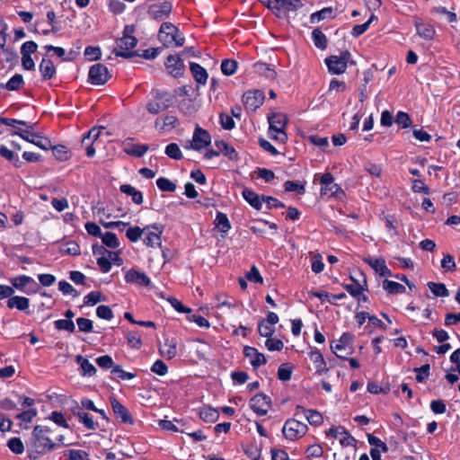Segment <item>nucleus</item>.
<instances>
[{"instance_id": "nucleus-1", "label": "nucleus", "mask_w": 460, "mask_h": 460, "mask_svg": "<svg viewBox=\"0 0 460 460\" xmlns=\"http://www.w3.org/2000/svg\"><path fill=\"white\" fill-rule=\"evenodd\" d=\"M51 435L52 430L47 426L37 425L34 427L28 443L31 456L34 454L36 455L34 457H37L38 455H43L64 444V436H58L56 439L58 442H56Z\"/></svg>"}, {"instance_id": "nucleus-2", "label": "nucleus", "mask_w": 460, "mask_h": 460, "mask_svg": "<svg viewBox=\"0 0 460 460\" xmlns=\"http://www.w3.org/2000/svg\"><path fill=\"white\" fill-rule=\"evenodd\" d=\"M158 40L166 48L181 47L184 44L185 38L179 29L171 22H164L158 31Z\"/></svg>"}, {"instance_id": "nucleus-3", "label": "nucleus", "mask_w": 460, "mask_h": 460, "mask_svg": "<svg viewBox=\"0 0 460 460\" xmlns=\"http://www.w3.org/2000/svg\"><path fill=\"white\" fill-rule=\"evenodd\" d=\"M134 32L133 26H126L123 31V36L117 41L118 49L113 50L117 57L129 58L137 55L136 51H132L137 44V40L131 35Z\"/></svg>"}, {"instance_id": "nucleus-4", "label": "nucleus", "mask_w": 460, "mask_h": 460, "mask_svg": "<svg viewBox=\"0 0 460 460\" xmlns=\"http://www.w3.org/2000/svg\"><path fill=\"white\" fill-rule=\"evenodd\" d=\"M270 124L269 134L278 142L285 143L288 139V135L285 128L288 124V117L282 112H275L268 116Z\"/></svg>"}, {"instance_id": "nucleus-5", "label": "nucleus", "mask_w": 460, "mask_h": 460, "mask_svg": "<svg viewBox=\"0 0 460 460\" xmlns=\"http://www.w3.org/2000/svg\"><path fill=\"white\" fill-rule=\"evenodd\" d=\"M173 99L174 96L172 93L166 91L155 90L153 92V99L146 103V110L153 115L158 114L171 107Z\"/></svg>"}, {"instance_id": "nucleus-6", "label": "nucleus", "mask_w": 460, "mask_h": 460, "mask_svg": "<svg viewBox=\"0 0 460 460\" xmlns=\"http://www.w3.org/2000/svg\"><path fill=\"white\" fill-rule=\"evenodd\" d=\"M353 338L349 332L343 333L338 341L331 343V349L338 358L346 359L354 351Z\"/></svg>"}, {"instance_id": "nucleus-7", "label": "nucleus", "mask_w": 460, "mask_h": 460, "mask_svg": "<svg viewBox=\"0 0 460 460\" xmlns=\"http://www.w3.org/2000/svg\"><path fill=\"white\" fill-rule=\"evenodd\" d=\"M105 129L104 127H93L84 136L81 146L88 157L94 155L96 147L100 145L99 137Z\"/></svg>"}, {"instance_id": "nucleus-8", "label": "nucleus", "mask_w": 460, "mask_h": 460, "mask_svg": "<svg viewBox=\"0 0 460 460\" xmlns=\"http://www.w3.org/2000/svg\"><path fill=\"white\" fill-rule=\"evenodd\" d=\"M349 58L350 53L343 51L339 56L333 55L326 58L324 62L331 74L341 75L346 71Z\"/></svg>"}, {"instance_id": "nucleus-9", "label": "nucleus", "mask_w": 460, "mask_h": 460, "mask_svg": "<svg viewBox=\"0 0 460 460\" xmlns=\"http://www.w3.org/2000/svg\"><path fill=\"white\" fill-rule=\"evenodd\" d=\"M267 6L278 16H281L282 13L298 10L303 4L301 0H270Z\"/></svg>"}, {"instance_id": "nucleus-10", "label": "nucleus", "mask_w": 460, "mask_h": 460, "mask_svg": "<svg viewBox=\"0 0 460 460\" xmlns=\"http://www.w3.org/2000/svg\"><path fill=\"white\" fill-rule=\"evenodd\" d=\"M307 431L306 424L295 419L288 420L282 429L283 435L289 440H296L303 437Z\"/></svg>"}, {"instance_id": "nucleus-11", "label": "nucleus", "mask_w": 460, "mask_h": 460, "mask_svg": "<svg viewBox=\"0 0 460 460\" xmlns=\"http://www.w3.org/2000/svg\"><path fill=\"white\" fill-rule=\"evenodd\" d=\"M322 185L321 194L328 198L335 197L341 199L343 196L341 188L334 182L332 174H322L319 178Z\"/></svg>"}, {"instance_id": "nucleus-12", "label": "nucleus", "mask_w": 460, "mask_h": 460, "mask_svg": "<svg viewBox=\"0 0 460 460\" xmlns=\"http://www.w3.org/2000/svg\"><path fill=\"white\" fill-rule=\"evenodd\" d=\"M111 77L108 68L102 64H95L90 67L89 82L95 85L104 84Z\"/></svg>"}, {"instance_id": "nucleus-13", "label": "nucleus", "mask_w": 460, "mask_h": 460, "mask_svg": "<svg viewBox=\"0 0 460 460\" xmlns=\"http://www.w3.org/2000/svg\"><path fill=\"white\" fill-rule=\"evenodd\" d=\"M210 143L211 137L208 131L198 126L194 129L192 139L190 143V147L194 150L199 151L208 146Z\"/></svg>"}, {"instance_id": "nucleus-14", "label": "nucleus", "mask_w": 460, "mask_h": 460, "mask_svg": "<svg viewBox=\"0 0 460 460\" xmlns=\"http://www.w3.org/2000/svg\"><path fill=\"white\" fill-rule=\"evenodd\" d=\"M162 233L163 227L159 225L146 226L143 241L147 246L152 248L159 247L161 245Z\"/></svg>"}, {"instance_id": "nucleus-15", "label": "nucleus", "mask_w": 460, "mask_h": 460, "mask_svg": "<svg viewBox=\"0 0 460 460\" xmlns=\"http://www.w3.org/2000/svg\"><path fill=\"white\" fill-rule=\"evenodd\" d=\"M13 134L20 136L25 141L34 144L43 150H49L51 147V142L49 138L43 137L36 133L19 129Z\"/></svg>"}, {"instance_id": "nucleus-16", "label": "nucleus", "mask_w": 460, "mask_h": 460, "mask_svg": "<svg viewBox=\"0 0 460 460\" xmlns=\"http://www.w3.org/2000/svg\"><path fill=\"white\" fill-rule=\"evenodd\" d=\"M264 93L260 90L247 91L243 95V102L247 110L256 111L263 104Z\"/></svg>"}, {"instance_id": "nucleus-17", "label": "nucleus", "mask_w": 460, "mask_h": 460, "mask_svg": "<svg viewBox=\"0 0 460 460\" xmlns=\"http://www.w3.org/2000/svg\"><path fill=\"white\" fill-rule=\"evenodd\" d=\"M172 9V6L170 2L154 4L148 7L147 14L154 20H163L170 15Z\"/></svg>"}, {"instance_id": "nucleus-18", "label": "nucleus", "mask_w": 460, "mask_h": 460, "mask_svg": "<svg viewBox=\"0 0 460 460\" xmlns=\"http://www.w3.org/2000/svg\"><path fill=\"white\" fill-rule=\"evenodd\" d=\"M250 407L258 415H266L270 407V399L265 394H258L250 401Z\"/></svg>"}, {"instance_id": "nucleus-19", "label": "nucleus", "mask_w": 460, "mask_h": 460, "mask_svg": "<svg viewBox=\"0 0 460 460\" xmlns=\"http://www.w3.org/2000/svg\"><path fill=\"white\" fill-rule=\"evenodd\" d=\"M111 405L114 414L117 418L120 419L121 422L127 424L134 423L133 418L128 409L122 405L115 397H111Z\"/></svg>"}, {"instance_id": "nucleus-20", "label": "nucleus", "mask_w": 460, "mask_h": 460, "mask_svg": "<svg viewBox=\"0 0 460 460\" xmlns=\"http://www.w3.org/2000/svg\"><path fill=\"white\" fill-rule=\"evenodd\" d=\"M364 261L367 263L377 274L382 277L392 276L391 270L387 268L385 261L383 258H374L371 256L364 258Z\"/></svg>"}, {"instance_id": "nucleus-21", "label": "nucleus", "mask_w": 460, "mask_h": 460, "mask_svg": "<svg viewBox=\"0 0 460 460\" xmlns=\"http://www.w3.org/2000/svg\"><path fill=\"white\" fill-rule=\"evenodd\" d=\"M168 72L173 76H180L183 74L184 65L180 57L170 55L164 63Z\"/></svg>"}, {"instance_id": "nucleus-22", "label": "nucleus", "mask_w": 460, "mask_h": 460, "mask_svg": "<svg viewBox=\"0 0 460 460\" xmlns=\"http://www.w3.org/2000/svg\"><path fill=\"white\" fill-rule=\"evenodd\" d=\"M125 280L127 283L145 287L148 286L151 282L150 279L144 272H140L133 269L126 271Z\"/></svg>"}, {"instance_id": "nucleus-23", "label": "nucleus", "mask_w": 460, "mask_h": 460, "mask_svg": "<svg viewBox=\"0 0 460 460\" xmlns=\"http://www.w3.org/2000/svg\"><path fill=\"white\" fill-rule=\"evenodd\" d=\"M414 25L417 31V34L420 38L426 40H431L434 38L436 31L431 24L424 22L422 20L416 18Z\"/></svg>"}, {"instance_id": "nucleus-24", "label": "nucleus", "mask_w": 460, "mask_h": 460, "mask_svg": "<svg viewBox=\"0 0 460 460\" xmlns=\"http://www.w3.org/2000/svg\"><path fill=\"white\" fill-rule=\"evenodd\" d=\"M178 119L174 115H166L163 119H156L155 121V127L156 129L167 132L175 128L178 126Z\"/></svg>"}, {"instance_id": "nucleus-25", "label": "nucleus", "mask_w": 460, "mask_h": 460, "mask_svg": "<svg viewBox=\"0 0 460 460\" xmlns=\"http://www.w3.org/2000/svg\"><path fill=\"white\" fill-rule=\"evenodd\" d=\"M243 353L254 367H258L266 363L265 356L252 347H244Z\"/></svg>"}, {"instance_id": "nucleus-26", "label": "nucleus", "mask_w": 460, "mask_h": 460, "mask_svg": "<svg viewBox=\"0 0 460 460\" xmlns=\"http://www.w3.org/2000/svg\"><path fill=\"white\" fill-rule=\"evenodd\" d=\"M302 414L311 425H320L323 421L322 414L314 410H306L301 406L296 407V415Z\"/></svg>"}, {"instance_id": "nucleus-27", "label": "nucleus", "mask_w": 460, "mask_h": 460, "mask_svg": "<svg viewBox=\"0 0 460 460\" xmlns=\"http://www.w3.org/2000/svg\"><path fill=\"white\" fill-rule=\"evenodd\" d=\"M309 358L314 363L317 374L322 375L328 372L329 369L326 367L323 356L318 349H312L309 353Z\"/></svg>"}, {"instance_id": "nucleus-28", "label": "nucleus", "mask_w": 460, "mask_h": 460, "mask_svg": "<svg viewBox=\"0 0 460 460\" xmlns=\"http://www.w3.org/2000/svg\"><path fill=\"white\" fill-rule=\"evenodd\" d=\"M11 284L13 285V287H14L15 288L21 290V291H23L27 294H31V293H34L35 291L34 290H26L25 288L30 285V284H36L35 283V280L29 277V276H25V275H21V276H18V277H15V278H13L11 279Z\"/></svg>"}, {"instance_id": "nucleus-29", "label": "nucleus", "mask_w": 460, "mask_h": 460, "mask_svg": "<svg viewBox=\"0 0 460 460\" xmlns=\"http://www.w3.org/2000/svg\"><path fill=\"white\" fill-rule=\"evenodd\" d=\"M159 351L167 359L174 358L177 354L176 342L173 340L166 339L164 343L160 344Z\"/></svg>"}, {"instance_id": "nucleus-30", "label": "nucleus", "mask_w": 460, "mask_h": 460, "mask_svg": "<svg viewBox=\"0 0 460 460\" xmlns=\"http://www.w3.org/2000/svg\"><path fill=\"white\" fill-rule=\"evenodd\" d=\"M190 72L197 83L205 84L208 80V73L200 65L191 62L190 63Z\"/></svg>"}, {"instance_id": "nucleus-31", "label": "nucleus", "mask_w": 460, "mask_h": 460, "mask_svg": "<svg viewBox=\"0 0 460 460\" xmlns=\"http://www.w3.org/2000/svg\"><path fill=\"white\" fill-rule=\"evenodd\" d=\"M75 361L80 365L81 374L83 376H92L95 375L97 370L88 359L84 358L81 355H77L75 357Z\"/></svg>"}, {"instance_id": "nucleus-32", "label": "nucleus", "mask_w": 460, "mask_h": 460, "mask_svg": "<svg viewBox=\"0 0 460 460\" xmlns=\"http://www.w3.org/2000/svg\"><path fill=\"white\" fill-rule=\"evenodd\" d=\"M243 199L254 208L261 209L262 205L261 198L259 197L254 191L249 189H243Z\"/></svg>"}, {"instance_id": "nucleus-33", "label": "nucleus", "mask_w": 460, "mask_h": 460, "mask_svg": "<svg viewBox=\"0 0 460 460\" xmlns=\"http://www.w3.org/2000/svg\"><path fill=\"white\" fill-rule=\"evenodd\" d=\"M30 301L25 296H10L7 301V306L9 308H16L18 310L23 311L29 307Z\"/></svg>"}, {"instance_id": "nucleus-34", "label": "nucleus", "mask_w": 460, "mask_h": 460, "mask_svg": "<svg viewBox=\"0 0 460 460\" xmlns=\"http://www.w3.org/2000/svg\"><path fill=\"white\" fill-rule=\"evenodd\" d=\"M120 190L122 193L130 196L132 199V201L137 205H140L143 203V195L140 191L137 190L136 188H134L131 185L128 184H122L120 186Z\"/></svg>"}, {"instance_id": "nucleus-35", "label": "nucleus", "mask_w": 460, "mask_h": 460, "mask_svg": "<svg viewBox=\"0 0 460 460\" xmlns=\"http://www.w3.org/2000/svg\"><path fill=\"white\" fill-rule=\"evenodd\" d=\"M40 71L44 79H50L56 73V67L50 59L43 58L40 64Z\"/></svg>"}, {"instance_id": "nucleus-36", "label": "nucleus", "mask_w": 460, "mask_h": 460, "mask_svg": "<svg viewBox=\"0 0 460 460\" xmlns=\"http://www.w3.org/2000/svg\"><path fill=\"white\" fill-rule=\"evenodd\" d=\"M199 417L206 422H215L218 417V411L209 406H204L199 410Z\"/></svg>"}, {"instance_id": "nucleus-37", "label": "nucleus", "mask_w": 460, "mask_h": 460, "mask_svg": "<svg viewBox=\"0 0 460 460\" xmlns=\"http://www.w3.org/2000/svg\"><path fill=\"white\" fill-rule=\"evenodd\" d=\"M148 149L146 145H139V144H126L124 146V151L130 155L140 157L142 156Z\"/></svg>"}, {"instance_id": "nucleus-38", "label": "nucleus", "mask_w": 460, "mask_h": 460, "mask_svg": "<svg viewBox=\"0 0 460 460\" xmlns=\"http://www.w3.org/2000/svg\"><path fill=\"white\" fill-rule=\"evenodd\" d=\"M23 84L24 81L22 75L16 74L10 78L5 84H0V87H5L8 91H17L23 85Z\"/></svg>"}, {"instance_id": "nucleus-39", "label": "nucleus", "mask_w": 460, "mask_h": 460, "mask_svg": "<svg viewBox=\"0 0 460 460\" xmlns=\"http://www.w3.org/2000/svg\"><path fill=\"white\" fill-rule=\"evenodd\" d=\"M312 39L316 48L323 50L327 48V38L320 29L316 28L313 31Z\"/></svg>"}, {"instance_id": "nucleus-40", "label": "nucleus", "mask_w": 460, "mask_h": 460, "mask_svg": "<svg viewBox=\"0 0 460 460\" xmlns=\"http://www.w3.org/2000/svg\"><path fill=\"white\" fill-rule=\"evenodd\" d=\"M383 288L390 294H399L405 292V288L402 284L388 279L384 280Z\"/></svg>"}, {"instance_id": "nucleus-41", "label": "nucleus", "mask_w": 460, "mask_h": 460, "mask_svg": "<svg viewBox=\"0 0 460 460\" xmlns=\"http://www.w3.org/2000/svg\"><path fill=\"white\" fill-rule=\"evenodd\" d=\"M217 307L219 310L218 314L230 316V314L236 309L234 304L228 302L227 300L221 301L217 299Z\"/></svg>"}, {"instance_id": "nucleus-42", "label": "nucleus", "mask_w": 460, "mask_h": 460, "mask_svg": "<svg viewBox=\"0 0 460 460\" xmlns=\"http://www.w3.org/2000/svg\"><path fill=\"white\" fill-rule=\"evenodd\" d=\"M215 221L217 227L222 233H226L231 228L229 220L224 213L218 212Z\"/></svg>"}, {"instance_id": "nucleus-43", "label": "nucleus", "mask_w": 460, "mask_h": 460, "mask_svg": "<svg viewBox=\"0 0 460 460\" xmlns=\"http://www.w3.org/2000/svg\"><path fill=\"white\" fill-rule=\"evenodd\" d=\"M346 290L354 297L359 296L367 288V280L364 278L362 284L357 283L356 285H346Z\"/></svg>"}, {"instance_id": "nucleus-44", "label": "nucleus", "mask_w": 460, "mask_h": 460, "mask_svg": "<svg viewBox=\"0 0 460 460\" xmlns=\"http://www.w3.org/2000/svg\"><path fill=\"white\" fill-rule=\"evenodd\" d=\"M428 287L436 296H447L449 295L446 286L442 283L429 282Z\"/></svg>"}, {"instance_id": "nucleus-45", "label": "nucleus", "mask_w": 460, "mask_h": 460, "mask_svg": "<svg viewBox=\"0 0 460 460\" xmlns=\"http://www.w3.org/2000/svg\"><path fill=\"white\" fill-rule=\"evenodd\" d=\"M7 447L14 454H22L24 446L20 438H12L7 441Z\"/></svg>"}, {"instance_id": "nucleus-46", "label": "nucleus", "mask_w": 460, "mask_h": 460, "mask_svg": "<svg viewBox=\"0 0 460 460\" xmlns=\"http://www.w3.org/2000/svg\"><path fill=\"white\" fill-rule=\"evenodd\" d=\"M237 68V62L233 59H225L221 64V71L226 75H232Z\"/></svg>"}, {"instance_id": "nucleus-47", "label": "nucleus", "mask_w": 460, "mask_h": 460, "mask_svg": "<svg viewBox=\"0 0 460 460\" xmlns=\"http://www.w3.org/2000/svg\"><path fill=\"white\" fill-rule=\"evenodd\" d=\"M101 238L102 243L110 248H117L119 244L116 234L113 233L106 232L102 234Z\"/></svg>"}, {"instance_id": "nucleus-48", "label": "nucleus", "mask_w": 460, "mask_h": 460, "mask_svg": "<svg viewBox=\"0 0 460 460\" xmlns=\"http://www.w3.org/2000/svg\"><path fill=\"white\" fill-rule=\"evenodd\" d=\"M50 148H52L53 155L58 160L65 161V160L68 159L69 155H68V149L66 146H62V145H58L53 147L51 146Z\"/></svg>"}, {"instance_id": "nucleus-49", "label": "nucleus", "mask_w": 460, "mask_h": 460, "mask_svg": "<svg viewBox=\"0 0 460 460\" xmlns=\"http://www.w3.org/2000/svg\"><path fill=\"white\" fill-rule=\"evenodd\" d=\"M340 443L342 447H355L357 440L345 429H341Z\"/></svg>"}, {"instance_id": "nucleus-50", "label": "nucleus", "mask_w": 460, "mask_h": 460, "mask_svg": "<svg viewBox=\"0 0 460 460\" xmlns=\"http://www.w3.org/2000/svg\"><path fill=\"white\" fill-rule=\"evenodd\" d=\"M174 422L182 423V421L178 419H174L173 420H161L159 421V426L165 431L180 432V429L177 428ZM181 432L182 431L181 430Z\"/></svg>"}, {"instance_id": "nucleus-51", "label": "nucleus", "mask_w": 460, "mask_h": 460, "mask_svg": "<svg viewBox=\"0 0 460 460\" xmlns=\"http://www.w3.org/2000/svg\"><path fill=\"white\" fill-rule=\"evenodd\" d=\"M332 13V7H325L318 12L312 13L310 16V22L312 23H314L315 22L323 20V19L327 18L329 15H331Z\"/></svg>"}, {"instance_id": "nucleus-52", "label": "nucleus", "mask_w": 460, "mask_h": 460, "mask_svg": "<svg viewBox=\"0 0 460 460\" xmlns=\"http://www.w3.org/2000/svg\"><path fill=\"white\" fill-rule=\"evenodd\" d=\"M156 184L157 187L163 191L172 192L176 188L175 184L172 181L164 177L157 179Z\"/></svg>"}, {"instance_id": "nucleus-53", "label": "nucleus", "mask_w": 460, "mask_h": 460, "mask_svg": "<svg viewBox=\"0 0 460 460\" xmlns=\"http://www.w3.org/2000/svg\"><path fill=\"white\" fill-rule=\"evenodd\" d=\"M258 331L261 336L270 338L274 333L275 328L273 325L267 323L264 320H262L259 323Z\"/></svg>"}, {"instance_id": "nucleus-54", "label": "nucleus", "mask_w": 460, "mask_h": 460, "mask_svg": "<svg viewBox=\"0 0 460 460\" xmlns=\"http://www.w3.org/2000/svg\"><path fill=\"white\" fill-rule=\"evenodd\" d=\"M54 323H55V327L58 330H66L70 332H74L75 329L74 322L72 320L60 319V320H57Z\"/></svg>"}, {"instance_id": "nucleus-55", "label": "nucleus", "mask_w": 460, "mask_h": 460, "mask_svg": "<svg viewBox=\"0 0 460 460\" xmlns=\"http://www.w3.org/2000/svg\"><path fill=\"white\" fill-rule=\"evenodd\" d=\"M395 123L400 125L402 128H406L411 125V119L408 113L399 111L395 117Z\"/></svg>"}, {"instance_id": "nucleus-56", "label": "nucleus", "mask_w": 460, "mask_h": 460, "mask_svg": "<svg viewBox=\"0 0 460 460\" xmlns=\"http://www.w3.org/2000/svg\"><path fill=\"white\" fill-rule=\"evenodd\" d=\"M165 154L172 159H181V151L179 146L175 143H171L165 147Z\"/></svg>"}, {"instance_id": "nucleus-57", "label": "nucleus", "mask_w": 460, "mask_h": 460, "mask_svg": "<svg viewBox=\"0 0 460 460\" xmlns=\"http://www.w3.org/2000/svg\"><path fill=\"white\" fill-rule=\"evenodd\" d=\"M145 227L140 228L138 226L129 227L126 235L131 242H137L144 234Z\"/></svg>"}, {"instance_id": "nucleus-58", "label": "nucleus", "mask_w": 460, "mask_h": 460, "mask_svg": "<svg viewBox=\"0 0 460 460\" xmlns=\"http://www.w3.org/2000/svg\"><path fill=\"white\" fill-rule=\"evenodd\" d=\"M61 252L64 254L77 255L80 253V247L75 242H68L61 247Z\"/></svg>"}, {"instance_id": "nucleus-59", "label": "nucleus", "mask_w": 460, "mask_h": 460, "mask_svg": "<svg viewBox=\"0 0 460 460\" xmlns=\"http://www.w3.org/2000/svg\"><path fill=\"white\" fill-rule=\"evenodd\" d=\"M127 341L128 345L131 348L138 349L140 348L142 341L141 337L137 332H130L127 334Z\"/></svg>"}, {"instance_id": "nucleus-60", "label": "nucleus", "mask_w": 460, "mask_h": 460, "mask_svg": "<svg viewBox=\"0 0 460 460\" xmlns=\"http://www.w3.org/2000/svg\"><path fill=\"white\" fill-rule=\"evenodd\" d=\"M76 323L78 329L83 332H91L93 331V321L90 319L80 317L76 319Z\"/></svg>"}, {"instance_id": "nucleus-61", "label": "nucleus", "mask_w": 460, "mask_h": 460, "mask_svg": "<svg viewBox=\"0 0 460 460\" xmlns=\"http://www.w3.org/2000/svg\"><path fill=\"white\" fill-rule=\"evenodd\" d=\"M79 421L83 423L88 429H95V423L93 418L86 412H78Z\"/></svg>"}, {"instance_id": "nucleus-62", "label": "nucleus", "mask_w": 460, "mask_h": 460, "mask_svg": "<svg viewBox=\"0 0 460 460\" xmlns=\"http://www.w3.org/2000/svg\"><path fill=\"white\" fill-rule=\"evenodd\" d=\"M220 124L224 129L231 130L234 128L235 124L233 119V117L226 114V113H221L220 116Z\"/></svg>"}, {"instance_id": "nucleus-63", "label": "nucleus", "mask_w": 460, "mask_h": 460, "mask_svg": "<svg viewBox=\"0 0 460 460\" xmlns=\"http://www.w3.org/2000/svg\"><path fill=\"white\" fill-rule=\"evenodd\" d=\"M441 267L445 270H455L456 268L454 257L450 254H445L441 260Z\"/></svg>"}, {"instance_id": "nucleus-64", "label": "nucleus", "mask_w": 460, "mask_h": 460, "mask_svg": "<svg viewBox=\"0 0 460 460\" xmlns=\"http://www.w3.org/2000/svg\"><path fill=\"white\" fill-rule=\"evenodd\" d=\"M96 314L98 317L105 320H111L113 318V313L107 305H99L96 309Z\"/></svg>"}]
</instances>
